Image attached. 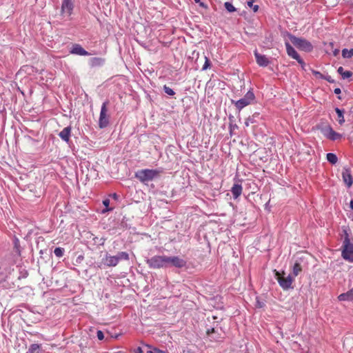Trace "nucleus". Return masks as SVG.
Segmentation results:
<instances>
[{
	"mask_svg": "<svg viewBox=\"0 0 353 353\" xmlns=\"http://www.w3.org/2000/svg\"><path fill=\"white\" fill-rule=\"evenodd\" d=\"M288 36L293 45H294L300 50L306 52H310L313 50L314 47L312 44L307 39L304 38L296 37L291 33H288Z\"/></svg>",
	"mask_w": 353,
	"mask_h": 353,
	"instance_id": "nucleus-3",
	"label": "nucleus"
},
{
	"mask_svg": "<svg viewBox=\"0 0 353 353\" xmlns=\"http://www.w3.org/2000/svg\"><path fill=\"white\" fill-rule=\"evenodd\" d=\"M254 55L256 59V62L259 66L266 67L270 64V61L269 59L266 57V56L260 54L256 49L254 51Z\"/></svg>",
	"mask_w": 353,
	"mask_h": 353,
	"instance_id": "nucleus-11",
	"label": "nucleus"
},
{
	"mask_svg": "<svg viewBox=\"0 0 353 353\" xmlns=\"http://www.w3.org/2000/svg\"><path fill=\"white\" fill-rule=\"evenodd\" d=\"M154 352H156L157 353H168V352H166V351L161 350H158V349H154Z\"/></svg>",
	"mask_w": 353,
	"mask_h": 353,
	"instance_id": "nucleus-45",
	"label": "nucleus"
},
{
	"mask_svg": "<svg viewBox=\"0 0 353 353\" xmlns=\"http://www.w3.org/2000/svg\"><path fill=\"white\" fill-rule=\"evenodd\" d=\"M338 299L340 301H353V294L351 290H348L345 293H342L338 296Z\"/></svg>",
	"mask_w": 353,
	"mask_h": 353,
	"instance_id": "nucleus-20",
	"label": "nucleus"
},
{
	"mask_svg": "<svg viewBox=\"0 0 353 353\" xmlns=\"http://www.w3.org/2000/svg\"><path fill=\"white\" fill-rule=\"evenodd\" d=\"M302 271V267L301 264L296 261L293 265L292 273L294 277L296 276Z\"/></svg>",
	"mask_w": 353,
	"mask_h": 353,
	"instance_id": "nucleus-26",
	"label": "nucleus"
},
{
	"mask_svg": "<svg viewBox=\"0 0 353 353\" xmlns=\"http://www.w3.org/2000/svg\"><path fill=\"white\" fill-rule=\"evenodd\" d=\"M245 353H249V352H245Z\"/></svg>",
	"mask_w": 353,
	"mask_h": 353,
	"instance_id": "nucleus-53",
	"label": "nucleus"
},
{
	"mask_svg": "<svg viewBox=\"0 0 353 353\" xmlns=\"http://www.w3.org/2000/svg\"><path fill=\"white\" fill-rule=\"evenodd\" d=\"M255 100V95L252 89L249 90L244 97L239 100H231V103L234 104L236 110L240 112L243 108L252 104Z\"/></svg>",
	"mask_w": 353,
	"mask_h": 353,
	"instance_id": "nucleus-4",
	"label": "nucleus"
},
{
	"mask_svg": "<svg viewBox=\"0 0 353 353\" xmlns=\"http://www.w3.org/2000/svg\"><path fill=\"white\" fill-rule=\"evenodd\" d=\"M103 205L105 207L103 210H102L101 212L102 214H105L108 212H110L113 210V208H110V199H105L103 200Z\"/></svg>",
	"mask_w": 353,
	"mask_h": 353,
	"instance_id": "nucleus-27",
	"label": "nucleus"
},
{
	"mask_svg": "<svg viewBox=\"0 0 353 353\" xmlns=\"http://www.w3.org/2000/svg\"><path fill=\"white\" fill-rule=\"evenodd\" d=\"M327 160L331 164H336L338 161L337 156L334 153H327L326 155Z\"/></svg>",
	"mask_w": 353,
	"mask_h": 353,
	"instance_id": "nucleus-25",
	"label": "nucleus"
},
{
	"mask_svg": "<svg viewBox=\"0 0 353 353\" xmlns=\"http://www.w3.org/2000/svg\"><path fill=\"white\" fill-rule=\"evenodd\" d=\"M339 99H341V97L340 96L338 97Z\"/></svg>",
	"mask_w": 353,
	"mask_h": 353,
	"instance_id": "nucleus-52",
	"label": "nucleus"
},
{
	"mask_svg": "<svg viewBox=\"0 0 353 353\" xmlns=\"http://www.w3.org/2000/svg\"><path fill=\"white\" fill-rule=\"evenodd\" d=\"M109 101L106 100L102 103L99 119V127L101 129L105 128L110 123L109 119L110 116L108 114V105Z\"/></svg>",
	"mask_w": 353,
	"mask_h": 353,
	"instance_id": "nucleus-7",
	"label": "nucleus"
},
{
	"mask_svg": "<svg viewBox=\"0 0 353 353\" xmlns=\"http://www.w3.org/2000/svg\"><path fill=\"white\" fill-rule=\"evenodd\" d=\"M194 1L198 3H200L201 0H194Z\"/></svg>",
	"mask_w": 353,
	"mask_h": 353,
	"instance_id": "nucleus-50",
	"label": "nucleus"
},
{
	"mask_svg": "<svg viewBox=\"0 0 353 353\" xmlns=\"http://www.w3.org/2000/svg\"><path fill=\"white\" fill-rule=\"evenodd\" d=\"M334 92L336 94H341V89L339 88H336L334 89Z\"/></svg>",
	"mask_w": 353,
	"mask_h": 353,
	"instance_id": "nucleus-43",
	"label": "nucleus"
},
{
	"mask_svg": "<svg viewBox=\"0 0 353 353\" xmlns=\"http://www.w3.org/2000/svg\"><path fill=\"white\" fill-rule=\"evenodd\" d=\"M74 8V0H63L61 4V12L64 17H70Z\"/></svg>",
	"mask_w": 353,
	"mask_h": 353,
	"instance_id": "nucleus-9",
	"label": "nucleus"
},
{
	"mask_svg": "<svg viewBox=\"0 0 353 353\" xmlns=\"http://www.w3.org/2000/svg\"><path fill=\"white\" fill-rule=\"evenodd\" d=\"M12 243L13 251L14 252L17 256H20L21 255L22 248L20 245L19 239L16 236L13 237Z\"/></svg>",
	"mask_w": 353,
	"mask_h": 353,
	"instance_id": "nucleus-18",
	"label": "nucleus"
},
{
	"mask_svg": "<svg viewBox=\"0 0 353 353\" xmlns=\"http://www.w3.org/2000/svg\"><path fill=\"white\" fill-rule=\"evenodd\" d=\"M163 90L164 92L169 96H174L175 94V92L167 85H163Z\"/></svg>",
	"mask_w": 353,
	"mask_h": 353,
	"instance_id": "nucleus-31",
	"label": "nucleus"
},
{
	"mask_svg": "<svg viewBox=\"0 0 353 353\" xmlns=\"http://www.w3.org/2000/svg\"><path fill=\"white\" fill-rule=\"evenodd\" d=\"M312 73L316 77V78H319V79H323V77H324V74H321L320 72L319 71H316V70H312Z\"/></svg>",
	"mask_w": 353,
	"mask_h": 353,
	"instance_id": "nucleus-34",
	"label": "nucleus"
},
{
	"mask_svg": "<svg viewBox=\"0 0 353 353\" xmlns=\"http://www.w3.org/2000/svg\"><path fill=\"white\" fill-rule=\"evenodd\" d=\"M318 129L321 131L322 134L331 141H336L342 138L343 135L339 132H335L332 126L329 124L318 125Z\"/></svg>",
	"mask_w": 353,
	"mask_h": 353,
	"instance_id": "nucleus-5",
	"label": "nucleus"
},
{
	"mask_svg": "<svg viewBox=\"0 0 353 353\" xmlns=\"http://www.w3.org/2000/svg\"><path fill=\"white\" fill-rule=\"evenodd\" d=\"M337 72L340 74L343 79L350 78L352 76V72L348 70L345 71L342 66H340Z\"/></svg>",
	"mask_w": 353,
	"mask_h": 353,
	"instance_id": "nucleus-23",
	"label": "nucleus"
},
{
	"mask_svg": "<svg viewBox=\"0 0 353 353\" xmlns=\"http://www.w3.org/2000/svg\"><path fill=\"white\" fill-rule=\"evenodd\" d=\"M265 306V303L262 301H260L258 298H256V307L259 308H262Z\"/></svg>",
	"mask_w": 353,
	"mask_h": 353,
	"instance_id": "nucleus-36",
	"label": "nucleus"
},
{
	"mask_svg": "<svg viewBox=\"0 0 353 353\" xmlns=\"http://www.w3.org/2000/svg\"><path fill=\"white\" fill-rule=\"evenodd\" d=\"M243 188L241 184L234 183L231 188V192L232 194L233 198L236 199L242 193Z\"/></svg>",
	"mask_w": 353,
	"mask_h": 353,
	"instance_id": "nucleus-17",
	"label": "nucleus"
},
{
	"mask_svg": "<svg viewBox=\"0 0 353 353\" xmlns=\"http://www.w3.org/2000/svg\"><path fill=\"white\" fill-rule=\"evenodd\" d=\"M339 49L336 48V49H334L333 50V55L334 57H336L339 54Z\"/></svg>",
	"mask_w": 353,
	"mask_h": 353,
	"instance_id": "nucleus-44",
	"label": "nucleus"
},
{
	"mask_svg": "<svg viewBox=\"0 0 353 353\" xmlns=\"http://www.w3.org/2000/svg\"><path fill=\"white\" fill-rule=\"evenodd\" d=\"M97 336L99 340L102 341L104 339V334L101 330H98L97 332Z\"/></svg>",
	"mask_w": 353,
	"mask_h": 353,
	"instance_id": "nucleus-37",
	"label": "nucleus"
},
{
	"mask_svg": "<svg viewBox=\"0 0 353 353\" xmlns=\"http://www.w3.org/2000/svg\"><path fill=\"white\" fill-rule=\"evenodd\" d=\"M102 263L108 267H115L118 264V259L115 256L107 253L103 258Z\"/></svg>",
	"mask_w": 353,
	"mask_h": 353,
	"instance_id": "nucleus-13",
	"label": "nucleus"
},
{
	"mask_svg": "<svg viewBox=\"0 0 353 353\" xmlns=\"http://www.w3.org/2000/svg\"><path fill=\"white\" fill-rule=\"evenodd\" d=\"M210 65L211 63L210 59L207 57H205V63L204 65H203L202 70H207L208 68H210Z\"/></svg>",
	"mask_w": 353,
	"mask_h": 353,
	"instance_id": "nucleus-33",
	"label": "nucleus"
},
{
	"mask_svg": "<svg viewBox=\"0 0 353 353\" xmlns=\"http://www.w3.org/2000/svg\"><path fill=\"white\" fill-rule=\"evenodd\" d=\"M207 335L213 341H219L221 338L218 334L215 327H210L206 330Z\"/></svg>",
	"mask_w": 353,
	"mask_h": 353,
	"instance_id": "nucleus-19",
	"label": "nucleus"
},
{
	"mask_svg": "<svg viewBox=\"0 0 353 353\" xmlns=\"http://www.w3.org/2000/svg\"><path fill=\"white\" fill-rule=\"evenodd\" d=\"M225 8L229 12H233L236 11V8L232 5V3L227 1L224 3Z\"/></svg>",
	"mask_w": 353,
	"mask_h": 353,
	"instance_id": "nucleus-32",
	"label": "nucleus"
},
{
	"mask_svg": "<svg viewBox=\"0 0 353 353\" xmlns=\"http://www.w3.org/2000/svg\"><path fill=\"white\" fill-rule=\"evenodd\" d=\"M254 122V115H253L252 117H250L246 119L245 124L246 126H248L250 123H253Z\"/></svg>",
	"mask_w": 353,
	"mask_h": 353,
	"instance_id": "nucleus-35",
	"label": "nucleus"
},
{
	"mask_svg": "<svg viewBox=\"0 0 353 353\" xmlns=\"http://www.w3.org/2000/svg\"><path fill=\"white\" fill-rule=\"evenodd\" d=\"M330 45L332 47H333L334 43H330Z\"/></svg>",
	"mask_w": 353,
	"mask_h": 353,
	"instance_id": "nucleus-51",
	"label": "nucleus"
},
{
	"mask_svg": "<svg viewBox=\"0 0 353 353\" xmlns=\"http://www.w3.org/2000/svg\"><path fill=\"white\" fill-rule=\"evenodd\" d=\"M115 256L118 259V263L120 261H128L130 259L129 254L126 252H119Z\"/></svg>",
	"mask_w": 353,
	"mask_h": 353,
	"instance_id": "nucleus-24",
	"label": "nucleus"
},
{
	"mask_svg": "<svg viewBox=\"0 0 353 353\" xmlns=\"http://www.w3.org/2000/svg\"><path fill=\"white\" fill-rule=\"evenodd\" d=\"M285 46L286 48V52L290 57L295 60H297L299 59V57H301L296 50L290 45L288 41L285 42Z\"/></svg>",
	"mask_w": 353,
	"mask_h": 353,
	"instance_id": "nucleus-14",
	"label": "nucleus"
},
{
	"mask_svg": "<svg viewBox=\"0 0 353 353\" xmlns=\"http://www.w3.org/2000/svg\"><path fill=\"white\" fill-rule=\"evenodd\" d=\"M147 353H157V352H152V350H149V351H148V352H147Z\"/></svg>",
	"mask_w": 353,
	"mask_h": 353,
	"instance_id": "nucleus-48",
	"label": "nucleus"
},
{
	"mask_svg": "<svg viewBox=\"0 0 353 353\" xmlns=\"http://www.w3.org/2000/svg\"><path fill=\"white\" fill-rule=\"evenodd\" d=\"M350 207L353 210V199L350 201Z\"/></svg>",
	"mask_w": 353,
	"mask_h": 353,
	"instance_id": "nucleus-47",
	"label": "nucleus"
},
{
	"mask_svg": "<svg viewBox=\"0 0 353 353\" xmlns=\"http://www.w3.org/2000/svg\"><path fill=\"white\" fill-rule=\"evenodd\" d=\"M343 234H344V239H345L346 237H347V239H350V236H349V234L347 232V228L343 227Z\"/></svg>",
	"mask_w": 353,
	"mask_h": 353,
	"instance_id": "nucleus-40",
	"label": "nucleus"
},
{
	"mask_svg": "<svg viewBox=\"0 0 353 353\" xmlns=\"http://www.w3.org/2000/svg\"><path fill=\"white\" fill-rule=\"evenodd\" d=\"M334 110L336 113L337 114V121L341 125L345 123V118H344V110L340 109L339 108H335Z\"/></svg>",
	"mask_w": 353,
	"mask_h": 353,
	"instance_id": "nucleus-22",
	"label": "nucleus"
},
{
	"mask_svg": "<svg viewBox=\"0 0 353 353\" xmlns=\"http://www.w3.org/2000/svg\"><path fill=\"white\" fill-rule=\"evenodd\" d=\"M26 353H43L41 345L37 343L30 345Z\"/></svg>",
	"mask_w": 353,
	"mask_h": 353,
	"instance_id": "nucleus-21",
	"label": "nucleus"
},
{
	"mask_svg": "<svg viewBox=\"0 0 353 353\" xmlns=\"http://www.w3.org/2000/svg\"><path fill=\"white\" fill-rule=\"evenodd\" d=\"M113 197H114V198H117V194H116V193L113 194Z\"/></svg>",
	"mask_w": 353,
	"mask_h": 353,
	"instance_id": "nucleus-49",
	"label": "nucleus"
},
{
	"mask_svg": "<svg viewBox=\"0 0 353 353\" xmlns=\"http://www.w3.org/2000/svg\"><path fill=\"white\" fill-rule=\"evenodd\" d=\"M199 4V6L205 9H208V6H207V4L204 3L203 2H201L200 1V3H198Z\"/></svg>",
	"mask_w": 353,
	"mask_h": 353,
	"instance_id": "nucleus-41",
	"label": "nucleus"
},
{
	"mask_svg": "<svg viewBox=\"0 0 353 353\" xmlns=\"http://www.w3.org/2000/svg\"><path fill=\"white\" fill-rule=\"evenodd\" d=\"M72 128L71 126H67L64 128L59 133V137L66 143H68L70 141V137L71 134Z\"/></svg>",
	"mask_w": 353,
	"mask_h": 353,
	"instance_id": "nucleus-15",
	"label": "nucleus"
},
{
	"mask_svg": "<svg viewBox=\"0 0 353 353\" xmlns=\"http://www.w3.org/2000/svg\"><path fill=\"white\" fill-rule=\"evenodd\" d=\"M255 0H247L248 6L253 10L254 12H257L259 10L258 5H254V2Z\"/></svg>",
	"mask_w": 353,
	"mask_h": 353,
	"instance_id": "nucleus-30",
	"label": "nucleus"
},
{
	"mask_svg": "<svg viewBox=\"0 0 353 353\" xmlns=\"http://www.w3.org/2000/svg\"><path fill=\"white\" fill-rule=\"evenodd\" d=\"M161 171L154 169H142L137 171L134 174L136 179H139L141 183H146L152 181L157 178Z\"/></svg>",
	"mask_w": 353,
	"mask_h": 353,
	"instance_id": "nucleus-2",
	"label": "nucleus"
},
{
	"mask_svg": "<svg viewBox=\"0 0 353 353\" xmlns=\"http://www.w3.org/2000/svg\"><path fill=\"white\" fill-rule=\"evenodd\" d=\"M70 53L79 56H89L91 54L78 43H74L72 46L70 50Z\"/></svg>",
	"mask_w": 353,
	"mask_h": 353,
	"instance_id": "nucleus-12",
	"label": "nucleus"
},
{
	"mask_svg": "<svg viewBox=\"0 0 353 353\" xmlns=\"http://www.w3.org/2000/svg\"><path fill=\"white\" fill-rule=\"evenodd\" d=\"M322 79H325V80H326L327 81H328L329 83H333L335 82L334 80L330 75H324V77H323Z\"/></svg>",
	"mask_w": 353,
	"mask_h": 353,
	"instance_id": "nucleus-38",
	"label": "nucleus"
},
{
	"mask_svg": "<svg viewBox=\"0 0 353 353\" xmlns=\"http://www.w3.org/2000/svg\"><path fill=\"white\" fill-rule=\"evenodd\" d=\"M105 63V59L101 57H92L89 59V65L91 68L101 67Z\"/></svg>",
	"mask_w": 353,
	"mask_h": 353,
	"instance_id": "nucleus-16",
	"label": "nucleus"
},
{
	"mask_svg": "<svg viewBox=\"0 0 353 353\" xmlns=\"http://www.w3.org/2000/svg\"><path fill=\"white\" fill-rule=\"evenodd\" d=\"M342 56L345 59H350L353 57V48L350 50H347V48H344L342 50Z\"/></svg>",
	"mask_w": 353,
	"mask_h": 353,
	"instance_id": "nucleus-28",
	"label": "nucleus"
},
{
	"mask_svg": "<svg viewBox=\"0 0 353 353\" xmlns=\"http://www.w3.org/2000/svg\"><path fill=\"white\" fill-rule=\"evenodd\" d=\"M150 268L160 269L174 267L183 268L187 266V261L179 256L154 255L146 260Z\"/></svg>",
	"mask_w": 353,
	"mask_h": 353,
	"instance_id": "nucleus-1",
	"label": "nucleus"
},
{
	"mask_svg": "<svg viewBox=\"0 0 353 353\" xmlns=\"http://www.w3.org/2000/svg\"><path fill=\"white\" fill-rule=\"evenodd\" d=\"M134 353H143V350L141 347H138L134 350Z\"/></svg>",
	"mask_w": 353,
	"mask_h": 353,
	"instance_id": "nucleus-42",
	"label": "nucleus"
},
{
	"mask_svg": "<svg viewBox=\"0 0 353 353\" xmlns=\"http://www.w3.org/2000/svg\"><path fill=\"white\" fill-rule=\"evenodd\" d=\"M296 61L301 65L302 69L305 70V63L303 59H301V57H299V59H298Z\"/></svg>",
	"mask_w": 353,
	"mask_h": 353,
	"instance_id": "nucleus-39",
	"label": "nucleus"
},
{
	"mask_svg": "<svg viewBox=\"0 0 353 353\" xmlns=\"http://www.w3.org/2000/svg\"><path fill=\"white\" fill-rule=\"evenodd\" d=\"M342 179L347 188H350L353 183V178L349 168L345 167L342 172Z\"/></svg>",
	"mask_w": 353,
	"mask_h": 353,
	"instance_id": "nucleus-10",
	"label": "nucleus"
},
{
	"mask_svg": "<svg viewBox=\"0 0 353 353\" xmlns=\"http://www.w3.org/2000/svg\"><path fill=\"white\" fill-rule=\"evenodd\" d=\"M83 259V256H82V255H79V256L77 258V262H81Z\"/></svg>",
	"mask_w": 353,
	"mask_h": 353,
	"instance_id": "nucleus-46",
	"label": "nucleus"
},
{
	"mask_svg": "<svg viewBox=\"0 0 353 353\" xmlns=\"http://www.w3.org/2000/svg\"><path fill=\"white\" fill-rule=\"evenodd\" d=\"M341 256L346 261L353 263V243L347 237L343 241Z\"/></svg>",
	"mask_w": 353,
	"mask_h": 353,
	"instance_id": "nucleus-6",
	"label": "nucleus"
},
{
	"mask_svg": "<svg viewBox=\"0 0 353 353\" xmlns=\"http://www.w3.org/2000/svg\"><path fill=\"white\" fill-rule=\"evenodd\" d=\"M64 252H65L64 248H61V247H57L54 250V255L58 258L62 257L64 254Z\"/></svg>",
	"mask_w": 353,
	"mask_h": 353,
	"instance_id": "nucleus-29",
	"label": "nucleus"
},
{
	"mask_svg": "<svg viewBox=\"0 0 353 353\" xmlns=\"http://www.w3.org/2000/svg\"><path fill=\"white\" fill-rule=\"evenodd\" d=\"M276 279L279 284V285L284 290H288L289 289L293 288L292 286V282L294 281V276L289 274L288 276H285V273L283 272L281 275L279 272L276 271Z\"/></svg>",
	"mask_w": 353,
	"mask_h": 353,
	"instance_id": "nucleus-8",
	"label": "nucleus"
}]
</instances>
